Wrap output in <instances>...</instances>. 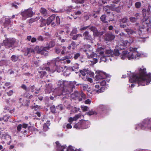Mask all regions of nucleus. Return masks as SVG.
I'll use <instances>...</instances> for the list:
<instances>
[{
	"label": "nucleus",
	"instance_id": "nucleus-1",
	"mask_svg": "<svg viewBox=\"0 0 151 151\" xmlns=\"http://www.w3.org/2000/svg\"><path fill=\"white\" fill-rule=\"evenodd\" d=\"M129 81L131 83H135L137 82L138 86L145 85L146 81V85L151 81V73H147L146 69L143 66L138 69V72L137 75H133L131 78L129 79Z\"/></svg>",
	"mask_w": 151,
	"mask_h": 151
},
{
	"label": "nucleus",
	"instance_id": "nucleus-2",
	"mask_svg": "<svg viewBox=\"0 0 151 151\" xmlns=\"http://www.w3.org/2000/svg\"><path fill=\"white\" fill-rule=\"evenodd\" d=\"M142 11L144 18L141 20L142 24L139 26V30L141 32H143L144 34L145 32L151 31V23L150 19L146 18L145 16H144V12H146V9H143Z\"/></svg>",
	"mask_w": 151,
	"mask_h": 151
},
{
	"label": "nucleus",
	"instance_id": "nucleus-3",
	"mask_svg": "<svg viewBox=\"0 0 151 151\" xmlns=\"http://www.w3.org/2000/svg\"><path fill=\"white\" fill-rule=\"evenodd\" d=\"M137 48H130V51L128 52L126 51H123L122 53L123 57L127 56L128 57L129 60H130L131 59H135L137 57L139 56L140 55L137 51Z\"/></svg>",
	"mask_w": 151,
	"mask_h": 151
},
{
	"label": "nucleus",
	"instance_id": "nucleus-4",
	"mask_svg": "<svg viewBox=\"0 0 151 151\" xmlns=\"http://www.w3.org/2000/svg\"><path fill=\"white\" fill-rule=\"evenodd\" d=\"M47 23L50 24L51 23L54 26L58 25L60 23V18L58 16L52 14L48 18Z\"/></svg>",
	"mask_w": 151,
	"mask_h": 151
},
{
	"label": "nucleus",
	"instance_id": "nucleus-5",
	"mask_svg": "<svg viewBox=\"0 0 151 151\" xmlns=\"http://www.w3.org/2000/svg\"><path fill=\"white\" fill-rule=\"evenodd\" d=\"M16 42V40L14 38H6L3 41V42L6 48H13L14 46V44Z\"/></svg>",
	"mask_w": 151,
	"mask_h": 151
},
{
	"label": "nucleus",
	"instance_id": "nucleus-6",
	"mask_svg": "<svg viewBox=\"0 0 151 151\" xmlns=\"http://www.w3.org/2000/svg\"><path fill=\"white\" fill-rule=\"evenodd\" d=\"M21 14L22 16V19L24 20L28 18L32 17L33 14L32 8H30L24 10L21 12Z\"/></svg>",
	"mask_w": 151,
	"mask_h": 151
},
{
	"label": "nucleus",
	"instance_id": "nucleus-7",
	"mask_svg": "<svg viewBox=\"0 0 151 151\" xmlns=\"http://www.w3.org/2000/svg\"><path fill=\"white\" fill-rule=\"evenodd\" d=\"M133 40V38L130 37L129 38V41L126 40L124 41L123 45H122L120 46V47H119V48L121 50L125 49L126 47L130 45L131 44Z\"/></svg>",
	"mask_w": 151,
	"mask_h": 151
},
{
	"label": "nucleus",
	"instance_id": "nucleus-8",
	"mask_svg": "<svg viewBox=\"0 0 151 151\" xmlns=\"http://www.w3.org/2000/svg\"><path fill=\"white\" fill-rule=\"evenodd\" d=\"M47 50H49L46 47H41L38 49L37 53L42 55H44L47 56L48 55V52Z\"/></svg>",
	"mask_w": 151,
	"mask_h": 151
},
{
	"label": "nucleus",
	"instance_id": "nucleus-9",
	"mask_svg": "<svg viewBox=\"0 0 151 151\" xmlns=\"http://www.w3.org/2000/svg\"><path fill=\"white\" fill-rule=\"evenodd\" d=\"M84 39L87 41L89 42H92L93 41V38L92 35L90 34L89 32L86 31L83 33Z\"/></svg>",
	"mask_w": 151,
	"mask_h": 151
},
{
	"label": "nucleus",
	"instance_id": "nucleus-10",
	"mask_svg": "<svg viewBox=\"0 0 151 151\" xmlns=\"http://www.w3.org/2000/svg\"><path fill=\"white\" fill-rule=\"evenodd\" d=\"M83 51L85 52L87 55L88 57L90 58H92L93 57L96 56V54L94 53L92 50L90 49H83Z\"/></svg>",
	"mask_w": 151,
	"mask_h": 151
},
{
	"label": "nucleus",
	"instance_id": "nucleus-11",
	"mask_svg": "<svg viewBox=\"0 0 151 151\" xmlns=\"http://www.w3.org/2000/svg\"><path fill=\"white\" fill-rule=\"evenodd\" d=\"M62 48L63 50H61L60 48L56 47L54 49V52L58 54H59L61 52V54L63 55L65 54V51L66 50V47L63 46Z\"/></svg>",
	"mask_w": 151,
	"mask_h": 151
},
{
	"label": "nucleus",
	"instance_id": "nucleus-12",
	"mask_svg": "<svg viewBox=\"0 0 151 151\" xmlns=\"http://www.w3.org/2000/svg\"><path fill=\"white\" fill-rule=\"evenodd\" d=\"M107 75L105 73L101 72L96 76V78L97 80H99L101 79H105L107 78Z\"/></svg>",
	"mask_w": 151,
	"mask_h": 151
},
{
	"label": "nucleus",
	"instance_id": "nucleus-13",
	"mask_svg": "<svg viewBox=\"0 0 151 151\" xmlns=\"http://www.w3.org/2000/svg\"><path fill=\"white\" fill-rule=\"evenodd\" d=\"M89 29L90 30L93 32V35L94 36H99L101 35L102 34H101L100 32H99L96 27L93 26H91L89 28Z\"/></svg>",
	"mask_w": 151,
	"mask_h": 151
},
{
	"label": "nucleus",
	"instance_id": "nucleus-14",
	"mask_svg": "<svg viewBox=\"0 0 151 151\" xmlns=\"http://www.w3.org/2000/svg\"><path fill=\"white\" fill-rule=\"evenodd\" d=\"M55 143L56 144V151H64V149L66 147V145H61L58 141H56Z\"/></svg>",
	"mask_w": 151,
	"mask_h": 151
},
{
	"label": "nucleus",
	"instance_id": "nucleus-15",
	"mask_svg": "<svg viewBox=\"0 0 151 151\" xmlns=\"http://www.w3.org/2000/svg\"><path fill=\"white\" fill-rule=\"evenodd\" d=\"M115 37V35L112 34L108 33L106 34L105 39L106 41H111Z\"/></svg>",
	"mask_w": 151,
	"mask_h": 151
},
{
	"label": "nucleus",
	"instance_id": "nucleus-16",
	"mask_svg": "<svg viewBox=\"0 0 151 151\" xmlns=\"http://www.w3.org/2000/svg\"><path fill=\"white\" fill-rule=\"evenodd\" d=\"M82 129H86L90 127V123L88 121L81 120Z\"/></svg>",
	"mask_w": 151,
	"mask_h": 151
},
{
	"label": "nucleus",
	"instance_id": "nucleus-17",
	"mask_svg": "<svg viewBox=\"0 0 151 151\" xmlns=\"http://www.w3.org/2000/svg\"><path fill=\"white\" fill-rule=\"evenodd\" d=\"M1 134V132H0V135L2 136V138L6 140H10L11 139V137L9 136L7 133H5L2 134Z\"/></svg>",
	"mask_w": 151,
	"mask_h": 151
},
{
	"label": "nucleus",
	"instance_id": "nucleus-18",
	"mask_svg": "<svg viewBox=\"0 0 151 151\" xmlns=\"http://www.w3.org/2000/svg\"><path fill=\"white\" fill-rule=\"evenodd\" d=\"M50 121H47L44 124L43 130L44 132L47 131L49 129L48 127L50 125Z\"/></svg>",
	"mask_w": 151,
	"mask_h": 151
},
{
	"label": "nucleus",
	"instance_id": "nucleus-19",
	"mask_svg": "<svg viewBox=\"0 0 151 151\" xmlns=\"http://www.w3.org/2000/svg\"><path fill=\"white\" fill-rule=\"evenodd\" d=\"M55 45V42L53 41H51L49 43L46 44V48H47L49 50L50 48L53 47Z\"/></svg>",
	"mask_w": 151,
	"mask_h": 151
},
{
	"label": "nucleus",
	"instance_id": "nucleus-20",
	"mask_svg": "<svg viewBox=\"0 0 151 151\" xmlns=\"http://www.w3.org/2000/svg\"><path fill=\"white\" fill-rule=\"evenodd\" d=\"M40 21L41 22V24L40 25V26L41 27H42L44 26H45L46 24H47L48 25L50 24H48L47 23L48 18L47 20L45 19H40Z\"/></svg>",
	"mask_w": 151,
	"mask_h": 151
},
{
	"label": "nucleus",
	"instance_id": "nucleus-21",
	"mask_svg": "<svg viewBox=\"0 0 151 151\" xmlns=\"http://www.w3.org/2000/svg\"><path fill=\"white\" fill-rule=\"evenodd\" d=\"M73 127L77 129H82L81 120L78 122Z\"/></svg>",
	"mask_w": 151,
	"mask_h": 151
},
{
	"label": "nucleus",
	"instance_id": "nucleus-22",
	"mask_svg": "<svg viewBox=\"0 0 151 151\" xmlns=\"http://www.w3.org/2000/svg\"><path fill=\"white\" fill-rule=\"evenodd\" d=\"M34 52V50L33 49L31 48H27L26 50L25 55H27L29 54H30L31 53H33Z\"/></svg>",
	"mask_w": 151,
	"mask_h": 151
},
{
	"label": "nucleus",
	"instance_id": "nucleus-23",
	"mask_svg": "<svg viewBox=\"0 0 151 151\" xmlns=\"http://www.w3.org/2000/svg\"><path fill=\"white\" fill-rule=\"evenodd\" d=\"M76 45V43L74 41L71 42V43L69 45L68 47L67 48L69 50H70L71 48L72 49L74 50L75 49V47Z\"/></svg>",
	"mask_w": 151,
	"mask_h": 151
},
{
	"label": "nucleus",
	"instance_id": "nucleus-24",
	"mask_svg": "<svg viewBox=\"0 0 151 151\" xmlns=\"http://www.w3.org/2000/svg\"><path fill=\"white\" fill-rule=\"evenodd\" d=\"M97 55L96 54V56L93 57L92 58H90L92 59L90 60V62L93 64H95L98 62V59L97 58Z\"/></svg>",
	"mask_w": 151,
	"mask_h": 151
},
{
	"label": "nucleus",
	"instance_id": "nucleus-25",
	"mask_svg": "<svg viewBox=\"0 0 151 151\" xmlns=\"http://www.w3.org/2000/svg\"><path fill=\"white\" fill-rule=\"evenodd\" d=\"M11 87L12 86H9L8 88L7 89H6L5 90V91H6V94L9 96H12L14 93L13 90H9V89L11 88Z\"/></svg>",
	"mask_w": 151,
	"mask_h": 151
},
{
	"label": "nucleus",
	"instance_id": "nucleus-26",
	"mask_svg": "<svg viewBox=\"0 0 151 151\" xmlns=\"http://www.w3.org/2000/svg\"><path fill=\"white\" fill-rule=\"evenodd\" d=\"M10 116H8L7 115H5L3 117L0 118V121L7 122L8 121L9 119L10 118Z\"/></svg>",
	"mask_w": 151,
	"mask_h": 151
},
{
	"label": "nucleus",
	"instance_id": "nucleus-27",
	"mask_svg": "<svg viewBox=\"0 0 151 151\" xmlns=\"http://www.w3.org/2000/svg\"><path fill=\"white\" fill-rule=\"evenodd\" d=\"M19 58V56L14 55L11 57L10 59L12 61L15 62L18 60Z\"/></svg>",
	"mask_w": 151,
	"mask_h": 151
},
{
	"label": "nucleus",
	"instance_id": "nucleus-28",
	"mask_svg": "<svg viewBox=\"0 0 151 151\" xmlns=\"http://www.w3.org/2000/svg\"><path fill=\"white\" fill-rule=\"evenodd\" d=\"M21 87L24 90L26 91L24 93V96L26 97H28V95L27 94L28 89L27 88V86L25 84H23L21 86Z\"/></svg>",
	"mask_w": 151,
	"mask_h": 151
},
{
	"label": "nucleus",
	"instance_id": "nucleus-29",
	"mask_svg": "<svg viewBox=\"0 0 151 151\" xmlns=\"http://www.w3.org/2000/svg\"><path fill=\"white\" fill-rule=\"evenodd\" d=\"M80 72L83 76H85L86 74H88L89 71L87 69H84L82 70H80Z\"/></svg>",
	"mask_w": 151,
	"mask_h": 151
},
{
	"label": "nucleus",
	"instance_id": "nucleus-30",
	"mask_svg": "<svg viewBox=\"0 0 151 151\" xmlns=\"http://www.w3.org/2000/svg\"><path fill=\"white\" fill-rule=\"evenodd\" d=\"M106 16L105 14L102 15L100 17V19L103 23L105 24L108 23V22L106 20Z\"/></svg>",
	"mask_w": 151,
	"mask_h": 151
},
{
	"label": "nucleus",
	"instance_id": "nucleus-31",
	"mask_svg": "<svg viewBox=\"0 0 151 151\" xmlns=\"http://www.w3.org/2000/svg\"><path fill=\"white\" fill-rule=\"evenodd\" d=\"M29 103L30 100H23V102L22 104V105L23 106L28 107L29 106Z\"/></svg>",
	"mask_w": 151,
	"mask_h": 151
},
{
	"label": "nucleus",
	"instance_id": "nucleus-32",
	"mask_svg": "<svg viewBox=\"0 0 151 151\" xmlns=\"http://www.w3.org/2000/svg\"><path fill=\"white\" fill-rule=\"evenodd\" d=\"M110 58L109 56H103L100 58V60L101 61H103L106 62V61L108 60Z\"/></svg>",
	"mask_w": 151,
	"mask_h": 151
},
{
	"label": "nucleus",
	"instance_id": "nucleus-33",
	"mask_svg": "<svg viewBox=\"0 0 151 151\" xmlns=\"http://www.w3.org/2000/svg\"><path fill=\"white\" fill-rule=\"evenodd\" d=\"M50 109L51 112L53 113H55L58 112L56 106H55L54 105H53L50 107Z\"/></svg>",
	"mask_w": 151,
	"mask_h": 151
},
{
	"label": "nucleus",
	"instance_id": "nucleus-34",
	"mask_svg": "<svg viewBox=\"0 0 151 151\" xmlns=\"http://www.w3.org/2000/svg\"><path fill=\"white\" fill-rule=\"evenodd\" d=\"M40 12L44 16H46L47 15V13L46 9L43 8H41L40 10Z\"/></svg>",
	"mask_w": 151,
	"mask_h": 151
},
{
	"label": "nucleus",
	"instance_id": "nucleus-35",
	"mask_svg": "<svg viewBox=\"0 0 151 151\" xmlns=\"http://www.w3.org/2000/svg\"><path fill=\"white\" fill-rule=\"evenodd\" d=\"M76 84V82L75 81H73L70 82L69 83V87L71 88V89L73 90L74 88H75V85Z\"/></svg>",
	"mask_w": 151,
	"mask_h": 151
},
{
	"label": "nucleus",
	"instance_id": "nucleus-36",
	"mask_svg": "<svg viewBox=\"0 0 151 151\" xmlns=\"http://www.w3.org/2000/svg\"><path fill=\"white\" fill-rule=\"evenodd\" d=\"M105 90V88L103 86H101L100 89H94V90L96 91V92L98 93H101L103 92Z\"/></svg>",
	"mask_w": 151,
	"mask_h": 151
},
{
	"label": "nucleus",
	"instance_id": "nucleus-37",
	"mask_svg": "<svg viewBox=\"0 0 151 151\" xmlns=\"http://www.w3.org/2000/svg\"><path fill=\"white\" fill-rule=\"evenodd\" d=\"M73 57L74 53H71V54H69L68 55H67L63 58V59H62V60H64L68 58H73Z\"/></svg>",
	"mask_w": 151,
	"mask_h": 151
},
{
	"label": "nucleus",
	"instance_id": "nucleus-38",
	"mask_svg": "<svg viewBox=\"0 0 151 151\" xmlns=\"http://www.w3.org/2000/svg\"><path fill=\"white\" fill-rule=\"evenodd\" d=\"M39 76L40 78H42L45 76L47 74L46 72L42 70L41 71H39Z\"/></svg>",
	"mask_w": 151,
	"mask_h": 151
},
{
	"label": "nucleus",
	"instance_id": "nucleus-39",
	"mask_svg": "<svg viewBox=\"0 0 151 151\" xmlns=\"http://www.w3.org/2000/svg\"><path fill=\"white\" fill-rule=\"evenodd\" d=\"M104 49L102 47L99 48L97 49V51L99 52V54L103 55L104 53V51H103Z\"/></svg>",
	"mask_w": 151,
	"mask_h": 151
},
{
	"label": "nucleus",
	"instance_id": "nucleus-40",
	"mask_svg": "<svg viewBox=\"0 0 151 151\" xmlns=\"http://www.w3.org/2000/svg\"><path fill=\"white\" fill-rule=\"evenodd\" d=\"M124 30L127 33L129 34H133L134 33H135V32L134 31L132 30L131 29H124Z\"/></svg>",
	"mask_w": 151,
	"mask_h": 151
},
{
	"label": "nucleus",
	"instance_id": "nucleus-41",
	"mask_svg": "<svg viewBox=\"0 0 151 151\" xmlns=\"http://www.w3.org/2000/svg\"><path fill=\"white\" fill-rule=\"evenodd\" d=\"M10 22L11 21L10 20V19L8 18H6L5 19L4 24L5 25L7 26L9 24Z\"/></svg>",
	"mask_w": 151,
	"mask_h": 151
},
{
	"label": "nucleus",
	"instance_id": "nucleus-42",
	"mask_svg": "<svg viewBox=\"0 0 151 151\" xmlns=\"http://www.w3.org/2000/svg\"><path fill=\"white\" fill-rule=\"evenodd\" d=\"M20 4V3H16V2H14L12 3V6L14 7L15 9H17L18 8L17 5H19Z\"/></svg>",
	"mask_w": 151,
	"mask_h": 151
},
{
	"label": "nucleus",
	"instance_id": "nucleus-43",
	"mask_svg": "<svg viewBox=\"0 0 151 151\" xmlns=\"http://www.w3.org/2000/svg\"><path fill=\"white\" fill-rule=\"evenodd\" d=\"M72 38L73 40H77L78 38L80 37H81L82 36L81 34H77L76 35H73Z\"/></svg>",
	"mask_w": 151,
	"mask_h": 151
},
{
	"label": "nucleus",
	"instance_id": "nucleus-44",
	"mask_svg": "<svg viewBox=\"0 0 151 151\" xmlns=\"http://www.w3.org/2000/svg\"><path fill=\"white\" fill-rule=\"evenodd\" d=\"M58 112L59 111H61L63 109V106L62 104H60L56 106Z\"/></svg>",
	"mask_w": 151,
	"mask_h": 151
},
{
	"label": "nucleus",
	"instance_id": "nucleus-45",
	"mask_svg": "<svg viewBox=\"0 0 151 151\" xmlns=\"http://www.w3.org/2000/svg\"><path fill=\"white\" fill-rule=\"evenodd\" d=\"M113 54L116 56H118L119 55V50L117 49H114Z\"/></svg>",
	"mask_w": 151,
	"mask_h": 151
},
{
	"label": "nucleus",
	"instance_id": "nucleus-46",
	"mask_svg": "<svg viewBox=\"0 0 151 151\" xmlns=\"http://www.w3.org/2000/svg\"><path fill=\"white\" fill-rule=\"evenodd\" d=\"M22 125L21 124H19L17 127V132H20L21 131Z\"/></svg>",
	"mask_w": 151,
	"mask_h": 151
},
{
	"label": "nucleus",
	"instance_id": "nucleus-47",
	"mask_svg": "<svg viewBox=\"0 0 151 151\" xmlns=\"http://www.w3.org/2000/svg\"><path fill=\"white\" fill-rule=\"evenodd\" d=\"M96 114V112L94 111L93 110H91L87 113L88 115L91 116L94 114Z\"/></svg>",
	"mask_w": 151,
	"mask_h": 151
},
{
	"label": "nucleus",
	"instance_id": "nucleus-48",
	"mask_svg": "<svg viewBox=\"0 0 151 151\" xmlns=\"http://www.w3.org/2000/svg\"><path fill=\"white\" fill-rule=\"evenodd\" d=\"M129 19L130 21L132 23H134L136 22L137 20L135 17H130L129 18Z\"/></svg>",
	"mask_w": 151,
	"mask_h": 151
},
{
	"label": "nucleus",
	"instance_id": "nucleus-49",
	"mask_svg": "<svg viewBox=\"0 0 151 151\" xmlns=\"http://www.w3.org/2000/svg\"><path fill=\"white\" fill-rule=\"evenodd\" d=\"M141 16H142L141 14L138 13L135 14L134 15L135 17L136 18L137 20L139 19H141V18H140L141 17Z\"/></svg>",
	"mask_w": 151,
	"mask_h": 151
},
{
	"label": "nucleus",
	"instance_id": "nucleus-50",
	"mask_svg": "<svg viewBox=\"0 0 151 151\" xmlns=\"http://www.w3.org/2000/svg\"><path fill=\"white\" fill-rule=\"evenodd\" d=\"M35 129L33 126H29L28 127V130L31 132L35 131Z\"/></svg>",
	"mask_w": 151,
	"mask_h": 151
},
{
	"label": "nucleus",
	"instance_id": "nucleus-51",
	"mask_svg": "<svg viewBox=\"0 0 151 151\" xmlns=\"http://www.w3.org/2000/svg\"><path fill=\"white\" fill-rule=\"evenodd\" d=\"M128 20V19L126 17H124L121 19L120 23H125Z\"/></svg>",
	"mask_w": 151,
	"mask_h": 151
},
{
	"label": "nucleus",
	"instance_id": "nucleus-52",
	"mask_svg": "<svg viewBox=\"0 0 151 151\" xmlns=\"http://www.w3.org/2000/svg\"><path fill=\"white\" fill-rule=\"evenodd\" d=\"M80 94L83 99H86V95L83 91H81Z\"/></svg>",
	"mask_w": 151,
	"mask_h": 151
},
{
	"label": "nucleus",
	"instance_id": "nucleus-53",
	"mask_svg": "<svg viewBox=\"0 0 151 151\" xmlns=\"http://www.w3.org/2000/svg\"><path fill=\"white\" fill-rule=\"evenodd\" d=\"M77 33V30L76 28H74L73 29L71 32L70 33V36H73V34H76Z\"/></svg>",
	"mask_w": 151,
	"mask_h": 151
},
{
	"label": "nucleus",
	"instance_id": "nucleus-54",
	"mask_svg": "<svg viewBox=\"0 0 151 151\" xmlns=\"http://www.w3.org/2000/svg\"><path fill=\"white\" fill-rule=\"evenodd\" d=\"M80 54L79 53H77L76 54H74L73 58L75 59L76 60L80 57Z\"/></svg>",
	"mask_w": 151,
	"mask_h": 151
},
{
	"label": "nucleus",
	"instance_id": "nucleus-55",
	"mask_svg": "<svg viewBox=\"0 0 151 151\" xmlns=\"http://www.w3.org/2000/svg\"><path fill=\"white\" fill-rule=\"evenodd\" d=\"M81 108L83 111H86L88 109V107L86 106H82Z\"/></svg>",
	"mask_w": 151,
	"mask_h": 151
},
{
	"label": "nucleus",
	"instance_id": "nucleus-56",
	"mask_svg": "<svg viewBox=\"0 0 151 151\" xmlns=\"http://www.w3.org/2000/svg\"><path fill=\"white\" fill-rule=\"evenodd\" d=\"M37 39L39 41H44V38L42 36L40 35L37 37Z\"/></svg>",
	"mask_w": 151,
	"mask_h": 151
},
{
	"label": "nucleus",
	"instance_id": "nucleus-57",
	"mask_svg": "<svg viewBox=\"0 0 151 151\" xmlns=\"http://www.w3.org/2000/svg\"><path fill=\"white\" fill-rule=\"evenodd\" d=\"M91 46L89 45H84V49H91Z\"/></svg>",
	"mask_w": 151,
	"mask_h": 151
},
{
	"label": "nucleus",
	"instance_id": "nucleus-58",
	"mask_svg": "<svg viewBox=\"0 0 151 151\" xmlns=\"http://www.w3.org/2000/svg\"><path fill=\"white\" fill-rule=\"evenodd\" d=\"M113 52V51L112 50H107L106 51L105 53L107 54H110L111 55Z\"/></svg>",
	"mask_w": 151,
	"mask_h": 151
},
{
	"label": "nucleus",
	"instance_id": "nucleus-59",
	"mask_svg": "<svg viewBox=\"0 0 151 151\" xmlns=\"http://www.w3.org/2000/svg\"><path fill=\"white\" fill-rule=\"evenodd\" d=\"M73 9V8H72V6H68L66 7V11L67 12H70Z\"/></svg>",
	"mask_w": 151,
	"mask_h": 151
},
{
	"label": "nucleus",
	"instance_id": "nucleus-60",
	"mask_svg": "<svg viewBox=\"0 0 151 151\" xmlns=\"http://www.w3.org/2000/svg\"><path fill=\"white\" fill-rule=\"evenodd\" d=\"M135 5L136 8H138L140 7L141 4L140 2H138L135 3Z\"/></svg>",
	"mask_w": 151,
	"mask_h": 151
},
{
	"label": "nucleus",
	"instance_id": "nucleus-61",
	"mask_svg": "<svg viewBox=\"0 0 151 151\" xmlns=\"http://www.w3.org/2000/svg\"><path fill=\"white\" fill-rule=\"evenodd\" d=\"M63 81H59L58 85L60 87H63Z\"/></svg>",
	"mask_w": 151,
	"mask_h": 151
},
{
	"label": "nucleus",
	"instance_id": "nucleus-62",
	"mask_svg": "<svg viewBox=\"0 0 151 151\" xmlns=\"http://www.w3.org/2000/svg\"><path fill=\"white\" fill-rule=\"evenodd\" d=\"M106 84V82L105 80H103L100 82V85L102 86H105Z\"/></svg>",
	"mask_w": 151,
	"mask_h": 151
},
{
	"label": "nucleus",
	"instance_id": "nucleus-63",
	"mask_svg": "<svg viewBox=\"0 0 151 151\" xmlns=\"http://www.w3.org/2000/svg\"><path fill=\"white\" fill-rule=\"evenodd\" d=\"M40 107L37 105H36L33 107V109H34L35 111H37L38 110H39L40 109Z\"/></svg>",
	"mask_w": 151,
	"mask_h": 151
},
{
	"label": "nucleus",
	"instance_id": "nucleus-64",
	"mask_svg": "<svg viewBox=\"0 0 151 151\" xmlns=\"http://www.w3.org/2000/svg\"><path fill=\"white\" fill-rule=\"evenodd\" d=\"M74 121H75V119H74L73 117L72 118V117H70L68 119V122L70 124H72L73 122Z\"/></svg>",
	"mask_w": 151,
	"mask_h": 151
}]
</instances>
